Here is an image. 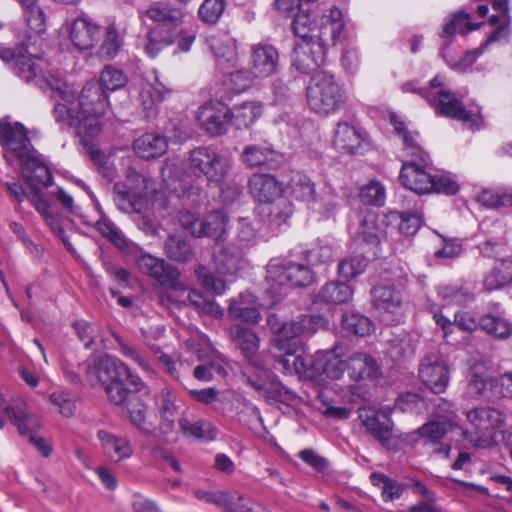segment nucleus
Masks as SVG:
<instances>
[{"label": "nucleus", "instance_id": "nucleus-1", "mask_svg": "<svg viewBox=\"0 0 512 512\" xmlns=\"http://www.w3.org/2000/svg\"><path fill=\"white\" fill-rule=\"evenodd\" d=\"M86 377L92 386L102 385L112 404H121L146 388L145 382L125 362L104 353L87 361Z\"/></svg>", "mask_w": 512, "mask_h": 512}, {"label": "nucleus", "instance_id": "nucleus-2", "mask_svg": "<svg viewBox=\"0 0 512 512\" xmlns=\"http://www.w3.org/2000/svg\"><path fill=\"white\" fill-rule=\"evenodd\" d=\"M30 39L31 36H28L27 41H22L14 47H0V59L22 81L34 82L44 92L51 90L62 94L60 81L47 76L44 72L43 59L29 50Z\"/></svg>", "mask_w": 512, "mask_h": 512}, {"label": "nucleus", "instance_id": "nucleus-3", "mask_svg": "<svg viewBox=\"0 0 512 512\" xmlns=\"http://www.w3.org/2000/svg\"><path fill=\"white\" fill-rule=\"evenodd\" d=\"M466 417L473 430L463 429L450 417V439L462 437L475 447L486 448L494 443L496 429L500 428L505 417L493 407H478L467 411Z\"/></svg>", "mask_w": 512, "mask_h": 512}, {"label": "nucleus", "instance_id": "nucleus-4", "mask_svg": "<svg viewBox=\"0 0 512 512\" xmlns=\"http://www.w3.org/2000/svg\"><path fill=\"white\" fill-rule=\"evenodd\" d=\"M266 281L269 285L266 289L267 294L277 302L287 294V288L306 287L312 284L314 272L305 260H271L267 265Z\"/></svg>", "mask_w": 512, "mask_h": 512}, {"label": "nucleus", "instance_id": "nucleus-5", "mask_svg": "<svg viewBox=\"0 0 512 512\" xmlns=\"http://www.w3.org/2000/svg\"><path fill=\"white\" fill-rule=\"evenodd\" d=\"M306 97L311 110L325 116L342 109L347 101L344 85L329 71H319L310 78Z\"/></svg>", "mask_w": 512, "mask_h": 512}, {"label": "nucleus", "instance_id": "nucleus-6", "mask_svg": "<svg viewBox=\"0 0 512 512\" xmlns=\"http://www.w3.org/2000/svg\"><path fill=\"white\" fill-rule=\"evenodd\" d=\"M384 281L371 289L372 303L387 324H398L403 315V298L400 288L407 283V274L400 267L385 271Z\"/></svg>", "mask_w": 512, "mask_h": 512}, {"label": "nucleus", "instance_id": "nucleus-7", "mask_svg": "<svg viewBox=\"0 0 512 512\" xmlns=\"http://www.w3.org/2000/svg\"><path fill=\"white\" fill-rule=\"evenodd\" d=\"M430 155L414 160H404L399 173L400 183L407 189L419 194L432 192L448 193V180L431 173Z\"/></svg>", "mask_w": 512, "mask_h": 512}, {"label": "nucleus", "instance_id": "nucleus-8", "mask_svg": "<svg viewBox=\"0 0 512 512\" xmlns=\"http://www.w3.org/2000/svg\"><path fill=\"white\" fill-rule=\"evenodd\" d=\"M188 167L194 176L221 186L229 176L231 163L215 147L198 146L189 152Z\"/></svg>", "mask_w": 512, "mask_h": 512}, {"label": "nucleus", "instance_id": "nucleus-9", "mask_svg": "<svg viewBox=\"0 0 512 512\" xmlns=\"http://www.w3.org/2000/svg\"><path fill=\"white\" fill-rule=\"evenodd\" d=\"M10 422L16 426L22 436H28L30 443L44 456L48 457L52 453V446L42 436L35 434L40 428V418L29 411L28 406L22 399H16L9 403L4 409Z\"/></svg>", "mask_w": 512, "mask_h": 512}, {"label": "nucleus", "instance_id": "nucleus-10", "mask_svg": "<svg viewBox=\"0 0 512 512\" xmlns=\"http://www.w3.org/2000/svg\"><path fill=\"white\" fill-rule=\"evenodd\" d=\"M110 105L108 93L97 81L87 82L81 90L78 99V108L82 116L87 119L91 136L99 133L98 119L103 116Z\"/></svg>", "mask_w": 512, "mask_h": 512}, {"label": "nucleus", "instance_id": "nucleus-11", "mask_svg": "<svg viewBox=\"0 0 512 512\" xmlns=\"http://www.w3.org/2000/svg\"><path fill=\"white\" fill-rule=\"evenodd\" d=\"M0 145L7 161L14 158L20 162L29 154L36 153L26 127L20 122L0 120Z\"/></svg>", "mask_w": 512, "mask_h": 512}, {"label": "nucleus", "instance_id": "nucleus-12", "mask_svg": "<svg viewBox=\"0 0 512 512\" xmlns=\"http://www.w3.org/2000/svg\"><path fill=\"white\" fill-rule=\"evenodd\" d=\"M270 330L277 335L276 339H294L313 334L326 320L319 315H300L290 322L283 321L277 314L269 313L266 319Z\"/></svg>", "mask_w": 512, "mask_h": 512}, {"label": "nucleus", "instance_id": "nucleus-13", "mask_svg": "<svg viewBox=\"0 0 512 512\" xmlns=\"http://www.w3.org/2000/svg\"><path fill=\"white\" fill-rule=\"evenodd\" d=\"M333 146L347 155H363L372 148L368 132L347 121H339L333 135Z\"/></svg>", "mask_w": 512, "mask_h": 512}, {"label": "nucleus", "instance_id": "nucleus-14", "mask_svg": "<svg viewBox=\"0 0 512 512\" xmlns=\"http://www.w3.org/2000/svg\"><path fill=\"white\" fill-rule=\"evenodd\" d=\"M327 43L321 36L316 41L298 42L291 55L292 66L302 74L316 71L325 64Z\"/></svg>", "mask_w": 512, "mask_h": 512}, {"label": "nucleus", "instance_id": "nucleus-15", "mask_svg": "<svg viewBox=\"0 0 512 512\" xmlns=\"http://www.w3.org/2000/svg\"><path fill=\"white\" fill-rule=\"evenodd\" d=\"M402 91L418 94L436 115L448 117V87L444 75L438 74L433 77L427 87H419L417 81L406 82L402 85Z\"/></svg>", "mask_w": 512, "mask_h": 512}, {"label": "nucleus", "instance_id": "nucleus-16", "mask_svg": "<svg viewBox=\"0 0 512 512\" xmlns=\"http://www.w3.org/2000/svg\"><path fill=\"white\" fill-rule=\"evenodd\" d=\"M134 260L141 272L163 286L176 288L180 272L174 265L163 258L144 252L142 248L139 254L135 255Z\"/></svg>", "mask_w": 512, "mask_h": 512}, {"label": "nucleus", "instance_id": "nucleus-17", "mask_svg": "<svg viewBox=\"0 0 512 512\" xmlns=\"http://www.w3.org/2000/svg\"><path fill=\"white\" fill-rule=\"evenodd\" d=\"M379 215L373 210H367L360 220V228L353 241L355 250L377 258L380 255V237L384 233L378 223Z\"/></svg>", "mask_w": 512, "mask_h": 512}, {"label": "nucleus", "instance_id": "nucleus-18", "mask_svg": "<svg viewBox=\"0 0 512 512\" xmlns=\"http://www.w3.org/2000/svg\"><path fill=\"white\" fill-rule=\"evenodd\" d=\"M19 165L23 178L31 188L28 198L33 197L35 192L44 196L41 187L51 186L54 177L43 156L36 150V153H31L22 159Z\"/></svg>", "mask_w": 512, "mask_h": 512}, {"label": "nucleus", "instance_id": "nucleus-19", "mask_svg": "<svg viewBox=\"0 0 512 512\" xmlns=\"http://www.w3.org/2000/svg\"><path fill=\"white\" fill-rule=\"evenodd\" d=\"M419 378L433 393L445 392L448 385V365L438 352L427 354L419 366Z\"/></svg>", "mask_w": 512, "mask_h": 512}, {"label": "nucleus", "instance_id": "nucleus-20", "mask_svg": "<svg viewBox=\"0 0 512 512\" xmlns=\"http://www.w3.org/2000/svg\"><path fill=\"white\" fill-rule=\"evenodd\" d=\"M197 121L210 136H220L231 125L230 108L220 101L207 102L197 112Z\"/></svg>", "mask_w": 512, "mask_h": 512}, {"label": "nucleus", "instance_id": "nucleus-21", "mask_svg": "<svg viewBox=\"0 0 512 512\" xmlns=\"http://www.w3.org/2000/svg\"><path fill=\"white\" fill-rule=\"evenodd\" d=\"M240 158L247 167L262 170H277L284 163L283 154L267 142L246 145Z\"/></svg>", "mask_w": 512, "mask_h": 512}, {"label": "nucleus", "instance_id": "nucleus-22", "mask_svg": "<svg viewBox=\"0 0 512 512\" xmlns=\"http://www.w3.org/2000/svg\"><path fill=\"white\" fill-rule=\"evenodd\" d=\"M293 212L292 202L284 195L272 201L258 204L256 207V213L260 221L271 231L279 230L283 225H286Z\"/></svg>", "mask_w": 512, "mask_h": 512}, {"label": "nucleus", "instance_id": "nucleus-23", "mask_svg": "<svg viewBox=\"0 0 512 512\" xmlns=\"http://www.w3.org/2000/svg\"><path fill=\"white\" fill-rule=\"evenodd\" d=\"M205 44L214 55L219 69L224 71L237 65L236 41L229 35L217 32L207 33Z\"/></svg>", "mask_w": 512, "mask_h": 512}, {"label": "nucleus", "instance_id": "nucleus-24", "mask_svg": "<svg viewBox=\"0 0 512 512\" xmlns=\"http://www.w3.org/2000/svg\"><path fill=\"white\" fill-rule=\"evenodd\" d=\"M366 430L385 448L392 450L397 443L392 438L393 421L386 413L375 411L361 412L359 415Z\"/></svg>", "mask_w": 512, "mask_h": 512}, {"label": "nucleus", "instance_id": "nucleus-25", "mask_svg": "<svg viewBox=\"0 0 512 512\" xmlns=\"http://www.w3.org/2000/svg\"><path fill=\"white\" fill-rule=\"evenodd\" d=\"M139 180L144 182L141 175L134 173L129 175L125 182H116L114 184V201L119 210L125 213L140 212L143 191L128 184L129 182Z\"/></svg>", "mask_w": 512, "mask_h": 512}, {"label": "nucleus", "instance_id": "nucleus-26", "mask_svg": "<svg viewBox=\"0 0 512 512\" xmlns=\"http://www.w3.org/2000/svg\"><path fill=\"white\" fill-rule=\"evenodd\" d=\"M279 66L278 50L270 44H258L252 50L251 71L254 77L267 78L276 73Z\"/></svg>", "mask_w": 512, "mask_h": 512}, {"label": "nucleus", "instance_id": "nucleus-27", "mask_svg": "<svg viewBox=\"0 0 512 512\" xmlns=\"http://www.w3.org/2000/svg\"><path fill=\"white\" fill-rule=\"evenodd\" d=\"M383 376L382 367L373 356L358 352L350 356L349 378L355 382L379 381Z\"/></svg>", "mask_w": 512, "mask_h": 512}, {"label": "nucleus", "instance_id": "nucleus-28", "mask_svg": "<svg viewBox=\"0 0 512 512\" xmlns=\"http://www.w3.org/2000/svg\"><path fill=\"white\" fill-rule=\"evenodd\" d=\"M176 27H166L165 24H154L148 27L144 36L143 50L151 59H155L165 48L173 45Z\"/></svg>", "mask_w": 512, "mask_h": 512}, {"label": "nucleus", "instance_id": "nucleus-29", "mask_svg": "<svg viewBox=\"0 0 512 512\" xmlns=\"http://www.w3.org/2000/svg\"><path fill=\"white\" fill-rule=\"evenodd\" d=\"M97 438L100 441L103 454L111 462L119 463L133 455V447L125 436H118L106 430H99Z\"/></svg>", "mask_w": 512, "mask_h": 512}, {"label": "nucleus", "instance_id": "nucleus-30", "mask_svg": "<svg viewBox=\"0 0 512 512\" xmlns=\"http://www.w3.org/2000/svg\"><path fill=\"white\" fill-rule=\"evenodd\" d=\"M248 187L251 195L259 201V204L283 196L282 183L271 174H253L248 181Z\"/></svg>", "mask_w": 512, "mask_h": 512}, {"label": "nucleus", "instance_id": "nucleus-31", "mask_svg": "<svg viewBox=\"0 0 512 512\" xmlns=\"http://www.w3.org/2000/svg\"><path fill=\"white\" fill-rule=\"evenodd\" d=\"M313 376L327 377L330 379H340L345 372L349 374L350 356L343 359L334 350L327 351L324 354H316V363L314 364Z\"/></svg>", "mask_w": 512, "mask_h": 512}, {"label": "nucleus", "instance_id": "nucleus-32", "mask_svg": "<svg viewBox=\"0 0 512 512\" xmlns=\"http://www.w3.org/2000/svg\"><path fill=\"white\" fill-rule=\"evenodd\" d=\"M100 37V26L92 23L86 17L76 18L70 29V39L79 50H88L94 47Z\"/></svg>", "mask_w": 512, "mask_h": 512}, {"label": "nucleus", "instance_id": "nucleus-33", "mask_svg": "<svg viewBox=\"0 0 512 512\" xmlns=\"http://www.w3.org/2000/svg\"><path fill=\"white\" fill-rule=\"evenodd\" d=\"M29 201L35 210L44 218L52 231L61 239L67 250H74L66 235L61 216L51 210L50 203L45 197L41 196L39 192H35L33 197H29Z\"/></svg>", "mask_w": 512, "mask_h": 512}, {"label": "nucleus", "instance_id": "nucleus-34", "mask_svg": "<svg viewBox=\"0 0 512 512\" xmlns=\"http://www.w3.org/2000/svg\"><path fill=\"white\" fill-rule=\"evenodd\" d=\"M228 314L244 322L258 323L261 319L257 298L251 293H240L229 301Z\"/></svg>", "mask_w": 512, "mask_h": 512}, {"label": "nucleus", "instance_id": "nucleus-35", "mask_svg": "<svg viewBox=\"0 0 512 512\" xmlns=\"http://www.w3.org/2000/svg\"><path fill=\"white\" fill-rule=\"evenodd\" d=\"M133 149L143 159H154L166 153L168 142L159 133H145L134 140Z\"/></svg>", "mask_w": 512, "mask_h": 512}, {"label": "nucleus", "instance_id": "nucleus-36", "mask_svg": "<svg viewBox=\"0 0 512 512\" xmlns=\"http://www.w3.org/2000/svg\"><path fill=\"white\" fill-rule=\"evenodd\" d=\"M53 115L55 121L61 126V128L72 127L75 129V133L78 136H91L89 127H92V124L87 123V119H85L80 113V109L76 113L73 112L72 109L68 108L65 104L57 103L53 109Z\"/></svg>", "mask_w": 512, "mask_h": 512}, {"label": "nucleus", "instance_id": "nucleus-37", "mask_svg": "<svg viewBox=\"0 0 512 512\" xmlns=\"http://www.w3.org/2000/svg\"><path fill=\"white\" fill-rule=\"evenodd\" d=\"M166 256L175 262L188 263L195 257V248L191 239L182 234L170 235L164 243Z\"/></svg>", "mask_w": 512, "mask_h": 512}, {"label": "nucleus", "instance_id": "nucleus-38", "mask_svg": "<svg viewBox=\"0 0 512 512\" xmlns=\"http://www.w3.org/2000/svg\"><path fill=\"white\" fill-rule=\"evenodd\" d=\"M354 291L346 282L332 281L321 287L315 301L329 305L348 303L353 298Z\"/></svg>", "mask_w": 512, "mask_h": 512}, {"label": "nucleus", "instance_id": "nucleus-39", "mask_svg": "<svg viewBox=\"0 0 512 512\" xmlns=\"http://www.w3.org/2000/svg\"><path fill=\"white\" fill-rule=\"evenodd\" d=\"M492 8L498 12L497 15H492L489 18V22L491 25H496V29L489 35L483 47L488 46L489 44L496 42L500 39L508 37L509 24H510V15H509V7L508 0H491Z\"/></svg>", "mask_w": 512, "mask_h": 512}, {"label": "nucleus", "instance_id": "nucleus-40", "mask_svg": "<svg viewBox=\"0 0 512 512\" xmlns=\"http://www.w3.org/2000/svg\"><path fill=\"white\" fill-rule=\"evenodd\" d=\"M228 216L222 210H214L200 220L199 229L194 230L196 237H211L216 241L222 240L226 233Z\"/></svg>", "mask_w": 512, "mask_h": 512}, {"label": "nucleus", "instance_id": "nucleus-41", "mask_svg": "<svg viewBox=\"0 0 512 512\" xmlns=\"http://www.w3.org/2000/svg\"><path fill=\"white\" fill-rule=\"evenodd\" d=\"M144 13L156 24H165L166 27L175 26L184 20V12L181 8L164 2L153 3Z\"/></svg>", "mask_w": 512, "mask_h": 512}, {"label": "nucleus", "instance_id": "nucleus-42", "mask_svg": "<svg viewBox=\"0 0 512 512\" xmlns=\"http://www.w3.org/2000/svg\"><path fill=\"white\" fill-rule=\"evenodd\" d=\"M512 283V258L497 260L485 275L483 285L487 291L501 289Z\"/></svg>", "mask_w": 512, "mask_h": 512}, {"label": "nucleus", "instance_id": "nucleus-43", "mask_svg": "<svg viewBox=\"0 0 512 512\" xmlns=\"http://www.w3.org/2000/svg\"><path fill=\"white\" fill-rule=\"evenodd\" d=\"M450 118L461 121L471 130H479L483 123L480 108L478 106L472 105L468 108L451 93Z\"/></svg>", "mask_w": 512, "mask_h": 512}, {"label": "nucleus", "instance_id": "nucleus-44", "mask_svg": "<svg viewBox=\"0 0 512 512\" xmlns=\"http://www.w3.org/2000/svg\"><path fill=\"white\" fill-rule=\"evenodd\" d=\"M116 405L121 406L126 410L131 424L136 426L140 432L146 435L152 434L153 430L151 425L146 420L148 408L147 404L138 394H136L134 397H130L124 403Z\"/></svg>", "mask_w": 512, "mask_h": 512}, {"label": "nucleus", "instance_id": "nucleus-45", "mask_svg": "<svg viewBox=\"0 0 512 512\" xmlns=\"http://www.w3.org/2000/svg\"><path fill=\"white\" fill-rule=\"evenodd\" d=\"M181 432L203 442L214 441L218 435V429L210 421L199 419L196 422H190L187 418L181 417L178 420Z\"/></svg>", "mask_w": 512, "mask_h": 512}, {"label": "nucleus", "instance_id": "nucleus-46", "mask_svg": "<svg viewBox=\"0 0 512 512\" xmlns=\"http://www.w3.org/2000/svg\"><path fill=\"white\" fill-rule=\"evenodd\" d=\"M288 188L295 200L305 202L310 208L316 198V190L315 183L308 175L294 172L288 182Z\"/></svg>", "mask_w": 512, "mask_h": 512}, {"label": "nucleus", "instance_id": "nucleus-47", "mask_svg": "<svg viewBox=\"0 0 512 512\" xmlns=\"http://www.w3.org/2000/svg\"><path fill=\"white\" fill-rule=\"evenodd\" d=\"M243 253L234 245L222 247L214 254V263L219 273L233 275L241 268Z\"/></svg>", "mask_w": 512, "mask_h": 512}, {"label": "nucleus", "instance_id": "nucleus-48", "mask_svg": "<svg viewBox=\"0 0 512 512\" xmlns=\"http://www.w3.org/2000/svg\"><path fill=\"white\" fill-rule=\"evenodd\" d=\"M382 223L388 227H396L401 234L406 236L414 235L421 227V219L418 215L397 211H390L383 215Z\"/></svg>", "mask_w": 512, "mask_h": 512}, {"label": "nucleus", "instance_id": "nucleus-49", "mask_svg": "<svg viewBox=\"0 0 512 512\" xmlns=\"http://www.w3.org/2000/svg\"><path fill=\"white\" fill-rule=\"evenodd\" d=\"M370 256L356 250L355 253L346 256L338 263V274L346 281L361 275L367 268Z\"/></svg>", "mask_w": 512, "mask_h": 512}, {"label": "nucleus", "instance_id": "nucleus-50", "mask_svg": "<svg viewBox=\"0 0 512 512\" xmlns=\"http://www.w3.org/2000/svg\"><path fill=\"white\" fill-rule=\"evenodd\" d=\"M262 107L255 102H244L230 109L231 125L248 128L261 116Z\"/></svg>", "mask_w": 512, "mask_h": 512}, {"label": "nucleus", "instance_id": "nucleus-51", "mask_svg": "<svg viewBox=\"0 0 512 512\" xmlns=\"http://www.w3.org/2000/svg\"><path fill=\"white\" fill-rule=\"evenodd\" d=\"M176 401L177 395L172 389L168 387L161 389L157 403L161 421L168 430L173 429L175 419L178 414V405L176 404Z\"/></svg>", "mask_w": 512, "mask_h": 512}, {"label": "nucleus", "instance_id": "nucleus-52", "mask_svg": "<svg viewBox=\"0 0 512 512\" xmlns=\"http://www.w3.org/2000/svg\"><path fill=\"white\" fill-rule=\"evenodd\" d=\"M233 337L245 358L253 360L259 348V338L254 331L237 325L232 329Z\"/></svg>", "mask_w": 512, "mask_h": 512}, {"label": "nucleus", "instance_id": "nucleus-53", "mask_svg": "<svg viewBox=\"0 0 512 512\" xmlns=\"http://www.w3.org/2000/svg\"><path fill=\"white\" fill-rule=\"evenodd\" d=\"M291 27L300 42L317 40L318 36L314 35L317 30V22L310 13L298 11L292 20Z\"/></svg>", "mask_w": 512, "mask_h": 512}, {"label": "nucleus", "instance_id": "nucleus-54", "mask_svg": "<svg viewBox=\"0 0 512 512\" xmlns=\"http://www.w3.org/2000/svg\"><path fill=\"white\" fill-rule=\"evenodd\" d=\"M342 328L353 335H369L374 326L372 321L365 315L357 312H346L341 319Z\"/></svg>", "mask_w": 512, "mask_h": 512}, {"label": "nucleus", "instance_id": "nucleus-55", "mask_svg": "<svg viewBox=\"0 0 512 512\" xmlns=\"http://www.w3.org/2000/svg\"><path fill=\"white\" fill-rule=\"evenodd\" d=\"M480 327L488 334L506 339L512 332L511 323L501 315L486 314L479 321Z\"/></svg>", "mask_w": 512, "mask_h": 512}, {"label": "nucleus", "instance_id": "nucleus-56", "mask_svg": "<svg viewBox=\"0 0 512 512\" xmlns=\"http://www.w3.org/2000/svg\"><path fill=\"white\" fill-rule=\"evenodd\" d=\"M303 256V260L308 262L310 266L327 263L333 258V249L330 245L318 244L312 249L295 248L290 252L291 257Z\"/></svg>", "mask_w": 512, "mask_h": 512}, {"label": "nucleus", "instance_id": "nucleus-57", "mask_svg": "<svg viewBox=\"0 0 512 512\" xmlns=\"http://www.w3.org/2000/svg\"><path fill=\"white\" fill-rule=\"evenodd\" d=\"M479 203L487 208H500L512 205V188L484 189L477 197Z\"/></svg>", "mask_w": 512, "mask_h": 512}, {"label": "nucleus", "instance_id": "nucleus-58", "mask_svg": "<svg viewBox=\"0 0 512 512\" xmlns=\"http://www.w3.org/2000/svg\"><path fill=\"white\" fill-rule=\"evenodd\" d=\"M448 432V418L432 419L418 428L417 433L432 444H441V440Z\"/></svg>", "mask_w": 512, "mask_h": 512}, {"label": "nucleus", "instance_id": "nucleus-59", "mask_svg": "<svg viewBox=\"0 0 512 512\" xmlns=\"http://www.w3.org/2000/svg\"><path fill=\"white\" fill-rule=\"evenodd\" d=\"M360 201L369 206L381 207L385 204L386 189L377 180H371L360 188Z\"/></svg>", "mask_w": 512, "mask_h": 512}, {"label": "nucleus", "instance_id": "nucleus-60", "mask_svg": "<svg viewBox=\"0 0 512 512\" xmlns=\"http://www.w3.org/2000/svg\"><path fill=\"white\" fill-rule=\"evenodd\" d=\"M195 274L205 291L215 295H221L226 291V281L212 273L205 265H198Z\"/></svg>", "mask_w": 512, "mask_h": 512}, {"label": "nucleus", "instance_id": "nucleus-61", "mask_svg": "<svg viewBox=\"0 0 512 512\" xmlns=\"http://www.w3.org/2000/svg\"><path fill=\"white\" fill-rule=\"evenodd\" d=\"M298 341L294 339H275L274 348L279 352L277 363L282 366L283 373L292 374L293 357H295Z\"/></svg>", "mask_w": 512, "mask_h": 512}, {"label": "nucleus", "instance_id": "nucleus-62", "mask_svg": "<svg viewBox=\"0 0 512 512\" xmlns=\"http://www.w3.org/2000/svg\"><path fill=\"white\" fill-rule=\"evenodd\" d=\"M127 81L128 78L121 69L112 65H106L100 74L98 83L108 92L123 88L127 84Z\"/></svg>", "mask_w": 512, "mask_h": 512}, {"label": "nucleus", "instance_id": "nucleus-63", "mask_svg": "<svg viewBox=\"0 0 512 512\" xmlns=\"http://www.w3.org/2000/svg\"><path fill=\"white\" fill-rule=\"evenodd\" d=\"M225 8L224 0H204L198 9V17L203 23L216 24Z\"/></svg>", "mask_w": 512, "mask_h": 512}, {"label": "nucleus", "instance_id": "nucleus-64", "mask_svg": "<svg viewBox=\"0 0 512 512\" xmlns=\"http://www.w3.org/2000/svg\"><path fill=\"white\" fill-rule=\"evenodd\" d=\"M338 207V197L330 187H327L322 191L319 199L315 198L310 206V209L318 212L325 218H329L333 215Z\"/></svg>", "mask_w": 512, "mask_h": 512}]
</instances>
